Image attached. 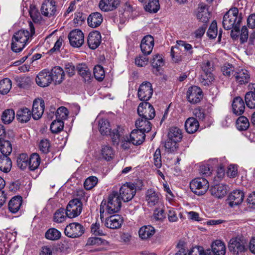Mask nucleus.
Wrapping results in <instances>:
<instances>
[{"label":"nucleus","mask_w":255,"mask_h":255,"mask_svg":"<svg viewBox=\"0 0 255 255\" xmlns=\"http://www.w3.org/2000/svg\"><path fill=\"white\" fill-rule=\"evenodd\" d=\"M206 251L202 247L196 246L193 248L189 252L188 255H205Z\"/></svg>","instance_id":"64"},{"label":"nucleus","mask_w":255,"mask_h":255,"mask_svg":"<svg viewBox=\"0 0 255 255\" xmlns=\"http://www.w3.org/2000/svg\"><path fill=\"white\" fill-rule=\"evenodd\" d=\"M145 136V133L135 129L131 132L129 138L132 144L140 145L144 140Z\"/></svg>","instance_id":"33"},{"label":"nucleus","mask_w":255,"mask_h":255,"mask_svg":"<svg viewBox=\"0 0 255 255\" xmlns=\"http://www.w3.org/2000/svg\"><path fill=\"white\" fill-rule=\"evenodd\" d=\"M17 165L21 170H24L28 167V156L26 153H21L17 158Z\"/></svg>","instance_id":"46"},{"label":"nucleus","mask_w":255,"mask_h":255,"mask_svg":"<svg viewBox=\"0 0 255 255\" xmlns=\"http://www.w3.org/2000/svg\"><path fill=\"white\" fill-rule=\"evenodd\" d=\"M201 68V83L205 86L209 85L214 80L212 73L213 69V65L210 61H205L202 63Z\"/></svg>","instance_id":"7"},{"label":"nucleus","mask_w":255,"mask_h":255,"mask_svg":"<svg viewBox=\"0 0 255 255\" xmlns=\"http://www.w3.org/2000/svg\"><path fill=\"white\" fill-rule=\"evenodd\" d=\"M177 142H178L168 138L164 144L166 151L168 152H173L175 151L178 147Z\"/></svg>","instance_id":"54"},{"label":"nucleus","mask_w":255,"mask_h":255,"mask_svg":"<svg viewBox=\"0 0 255 255\" xmlns=\"http://www.w3.org/2000/svg\"><path fill=\"white\" fill-rule=\"evenodd\" d=\"M187 98L191 104H197L203 98L202 90L197 86H192L188 89L187 92Z\"/></svg>","instance_id":"14"},{"label":"nucleus","mask_w":255,"mask_h":255,"mask_svg":"<svg viewBox=\"0 0 255 255\" xmlns=\"http://www.w3.org/2000/svg\"><path fill=\"white\" fill-rule=\"evenodd\" d=\"M145 198L147 205L153 207L159 202L160 194L154 189L150 188L146 191Z\"/></svg>","instance_id":"18"},{"label":"nucleus","mask_w":255,"mask_h":255,"mask_svg":"<svg viewBox=\"0 0 255 255\" xmlns=\"http://www.w3.org/2000/svg\"><path fill=\"white\" fill-rule=\"evenodd\" d=\"M66 210L64 208H60L58 209L55 213L53 217V221L55 222L60 223L64 222L67 217Z\"/></svg>","instance_id":"49"},{"label":"nucleus","mask_w":255,"mask_h":255,"mask_svg":"<svg viewBox=\"0 0 255 255\" xmlns=\"http://www.w3.org/2000/svg\"><path fill=\"white\" fill-rule=\"evenodd\" d=\"M154 44V39L151 35H146L143 38L140 43V48L144 55H149L151 53Z\"/></svg>","instance_id":"20"},{"label":"nucleus","mask_w":255,"mask_h":255,"mask_svg":"<svg viewBox=\"0 0 255 255\" xmlns=\"http://www.w3.org/2000/svg\"><path fill=\"white\" fill-rule=\"evenodd\" d=\"M105 242L106 241L102 240L101 238L91 237L88 239L86 245L88 246H99L104 244Z\"/></svg>","instance_id":"63"},{"label":"nucleus","mask_w":255,"mask_h":255,"mask_svg":"<svg viewBox=\"0 0 255 255\" xmlns=\"http://www.w3.org/2000/svg\"><path fill=\"white\" fill-rule=\"evenodd\" d=\"M15 117V113L12 109H6L4 110L1 115V120L5 124L11 123Z\"/></svg>","instance_id":"42"},{"label":"nucleus","mask_w":255,"mask_h":255,"mask_svg":"<svg viewBox=\"0 0 255 255\" xmlns=\"http://www.w3.org/2000/svg\"><path fill=\"white\" fill-rule=\"evenodd\" d=\"M99 129L102 134L110 135L114 144L118 145L119 143L120 138L123 133L124 129L122 127L117 126L111 131L109 122L106 119H102L99 122Z\"/></svg>","instance_id":"4"},{"label":"nucleus","mask_w":255,"mask_h":255,"mask_svg":"<svg viewBox=\"0 0 255 255\" xmlns=\"http://www.w3.org/2000/svg\"><path fill=\"white\" fill-rule=\"evenodd\" d=\"M153 162L157 168H160L162 165L161 151L159 148H157L154 154Z\"/></svg>","instance_id":"62"},{"label":"nucleus","mask_w":255,"mask_h":255,"mask_svg":"<svg viewBox=\"0 0 255 255\" xmlns=\"http://www.w3.org/2000/svg\"><path fill=\"white\" fill-rule=\"evenodd\" d=\"M211 195L219 199L223 198L227 192V186L225 184H216L212 186L210 189Z\"/></svg>","instance_id":"27"},{"label":"nucleus","mask_w":255,"mask_h":255,"mask_svg":"<svg viewBox=\"0 0 255 255\" xmlns=\"http://www.w3.org/2000/svg\"><path fill=\"white\" fill-rule=\"evenodd\" d=\"M190 187L192 192L201 196L207 192L209 188V184L205 178H196L191 181Z\"/></svg>","instance_id":"5"},{"label":"nucleus","mask_w":255,"mask_h":255,"mask_svg":"<svg viewBox=\"0 0 255 255\" xmlns=\"http://www.w3.org/2000/svg\"><path fill=\"white\" fill-rule=\"evenodd\" d=\"M29 13L31 18L34 22H39L41 20V15L35 6H30Z\"/></svg>","instance_id":"55"},{"label":"nucleus","mask_w":255,"mask_h":255,"mask_svg":"<svg viewBox=\"0 0 255 255\" xmlns=\"http://www.w3.org/2000/svg\"><path fill=\"white\" fill-rule=\"evenodd\" d=\"M136 188L134 184L126 183L123 185L120 189V198L124 202L131 200L135 196Z\"/></svg>","instance_id":"9"},{"label":"nucleus","mask_w":255,"mask_h":255,"mask_svg":"<svg viewBox=\"0 0 255 255\" xmlns=\"http://www.w3.org/2000/svg\"><path fill=\"white\" fill-rule=\"evenodd\" d=\"M82 210V203L78 199H74L69 201L66 209V214L69 218L78 216Z\"/></svg>","instance_id":"8"},{"label":"nucleus","mask_w":255,"mask_h":255,"mask_svg":"<svg viewBox=\"0 0 255 255\" xmlns=\"http://www.w3.org/2000/svg\"><path fill=\"white\" fill-rule=\"evenodd\" d=\"M40 158L39 155L36 153H32L28 157V167L30 170L34 171L39 166Z\"/></svg>","instance_id":"40"},{"label":"nucleus","mask_w":255,"mask_h":255,"mask_svg":"<svg viewBox=\"0 0 255 255\" xmlns=\"http://www.w3.org/2000/svg\"><path fill=\"white\" fill-rule=\"evenodd\" d=\"M45 237L49 240H57L61 237V233L55 228H50L45 233Z\"/></svg>","instance_id":"48"},{"label":"nucleus","mask_w":255,"mask_h":255,"mask_svg":"<svg viewBox=\"0 0 255 255\" xmlns=\"http://www.w3.org/2000/svg\"><path fill=\"white\" fill-rule=\"evenodd\" d=\"M198 121L194 118H188L185 123V127L187 132L189 133L195 132L199 128Z\"/></svg>","instance_id":"36"},{"label":"nucleus","mask_w":255,"mask_h":255,"mask_svg":"<svg viewBox=\"0 0 255 255\" xmlns=\"http://www.w3.org/2000/svg\"><path fill=\"white\" fill-rule=\"evenodd\" d=\"M245 102L249 108H255V93L252 91L247 93L245 95Z\"/></svg>","instance_id":"50"},{"label":"nucleus","mask_w":255,"mask_h":255,"mask_svg":"<svg viewBox=\"0 0 255 255\" xmlns=\"http://www.w3.org/2000/svg\"><path fill=\"white\" fill-rule=\"evenodd\" d=\"M120 4V0H101L99 7L103 11H109L116 9Z\"/></svg>","instance_id":"25"},{"label":"nucleus","mask_w":255,"mask_h":255,"mask_svg":"<svg viewBox=\"0 0 255 255\" xmlns=\"http://www.w3.org/2000/svg\"><path fill=\"white\" fill-rule=\"evenodd\" d=\"M236 126L240 130H246L249 128L250 123L246 117L241 116L237 120Z\"/></svg>","instance_id":"47"},{"label":"nucleus","mask_w":255,"mask_h":255,"mask_svg":"<svg viewBox=\"0 0 255 255\" xmlns=\"http://www.w3.org/2000/svg\"><path fill=\"white\" fill-rule=\"evenodd\" d=\"M197 17L202 22L206 23L208 21L210 18V13L209 11L207 5L203 3L198 5Z\"/></svg>","instance_id":"23"},{"label":"nucleus","mask_w":255,"mask_h":255,"mask_svg":"<svg viewBox=\"0 0 255 255\" xmlns=\"http://www.w3.org/2000/svg\"><path fill=\"white\" fill-rule=\"evenodd\" d=\"M70 45L73 47H80L84 43V34L79 29H74L68 34Z\"/></svg>","instance_id":"13"},{"label":"nucleus","mask_w":255,"mask_h":255,"mask_svg":"<svg viewBox=\"0 0 255 255\" xmlns=\"http://www.w3.org/2000/svg\"><path fill=\"white\" fill-rule=\"evenodd\" d=\"M64 127V123L62 121L57 119L51 123L50 130L53 133H57L61 131Z\"/></svg>","instance_id":"51"},{"label":"nucleus","mask_w":255,"mask_h":255,"mask_svg":"<svg viewBox=\"0 0 255 255\" xmlns=\"http://www.w3.org/2000/svg\"><path fill=\"white\" fill-rule=\"evenodd\" d=\"M217 34V23L216 21H213L207 31V35L210 38L214 39L216 37Z\"/></svg>","instance_id":"57"},{"label":"nucleus","mask_w":255,"mask_h":255,"mask_svg":"<svg viewBox=\"0 0 255 255\" xmlns=\"http://www.w3.org/2000/svg\"><path fill=\"white\" fill-rule=\"evenodd\" d=\"M137 113L140 118L151 120L154 118L155 112L152 106L148 102H141L137 108Z\"/></svg>","instance_id":"11"},{"label":"nucleus","mask_w":255,"mask_h":255,"mask_svg":"<svg viewBox=\"0 0 255 255\" xmlns=\"http://www.w3.org/2000/svg\"><path fill=\"white\" fill-rule=\"evenodd\" d=\"M152 94V86L149 82L145 81L140 85L137 95L140 101H148L151 98Z\"/></svg>","instance_id":"12"},{"label":"nucleus","mask_w":255,"mask_h":255,"mask_svg":"<svg viewBox=\"0 0 255 255\" xmlns=\"http://www.w3.org/2000/svg\"><path fill=\"white\" fill-rule=\"evenodd\" d=\"M244 198V193L242 190H235L232 191L228 196V200L230 207L241 204Z\"/></svg>","instance_id":"19"},{"label":"nucleus","mask_w":255,"mask_h":255,"mask_svg":"<svg viewBox=\"0 0 255 255\" xmlns=\"http://www.w3.org/2000/svg\"><path fill=\"white\" fill-rule=\"evenodd\" d=\"M212 252L215 255H225L226 246L221 240L215 241L212 245Z\"/></svg>","instance_id":"35"},{"label":"nucleus","mask_w":255,"mask_h":255,"mask_svg":"<svg viewBox=\"0 0 255 255\" xmlns=\"http://www.w3.org/2000/svg\"><path fill=\"white\" fill-rule=\"evenodd\" d=\"M101 153L103 158L110 161L114 157L115 151L109 145H104L102 146Z\"/></svg>","instance_id":"38"},{"label":"nucleus","mask_w":255,"mask_h":255,"mask_svg":"<svg viewBox=\"0 0 255 255\" xmlns=\"http://www.w3.org/2000/svg\"><path fill=\"white\" fill-rule=\"evenodd\" d=\"M68 115V110L64 107H61L59 108L56 113V118L61 121L66 119Z\"/></svg>","instance_id":"59"},{"label":"nucleus","mask_w":255,"mask_h":255,"mask_svg":"<svg viewBox=\"0 0 255 255\" xmlns=\"http://www.w3.org/2000/svg\"><path fill=\"white\" fill-rule=\"evenodd\" d=\"M50 146L49 141L47 139L41 140L39 144V149L43 153H47L49 152Z\"/></svg>","instance_id":"61"},{"label":"nucleus","mask_w":255,"mask_h":255,"mask_svg":"<svg viewBox=\"0 0 255 255\" xmlns=\"http://www.w3.org/2000/svg\"><path fill=\"white\" fill-rule=\"evenodd\" d=\"M145 11L150 13H156L160 8L158 0H149L148 3L144 6Z\"/></svg>","instance_id":"43"},{"label":"nucleus","mask_w":255,"mask_h":255,"mask_svg":"<svg viewBox=\"0 0 255 255\" xmlns=\"http://www.w3.org/2000/svg\"><path fill=\"white\" fill-rule=\"evenodd\" d=\"M155 233L154 228L150 225L143 226L138 231L139 237L143 240L151 238Z\"/></svg>","instance_id":"29"},{"label":"nucleus","mask_w":255,"mask_h":255,"mask_svg":"<svg viewBox=\"0 0 255 255\" xmlns=\"http://www.w3.org/2000/svg\"><path fill=\"white\" fill-rule=\"evenodd\" d=\"M52 81L55 84H60L64 80L65 73L62 68L59 66L53 67L50 72Z\"/></svg>","instance_id":"26"},{"label":"nucleus","mask_w":255,"mask_h":255,"mask_svg":"<svg viewBox=\"0 0 255 255\" xmlns=\"http://www.w3.org/2000/svg\"><path fill=\"white\" fill-rule=\"evenodd\" d=\"M57 6L55 1L53 0H45L41 6V13L47 17H50L55 14Z\"/></svg>","instance_id":"16"},{"label":"nucleus","mask_w":255,"mask_h":255,"mask_svg":"<svg viewBox=\"0 0 255 255\" xmlns=\"http://www.w3.org/2000/svg\"><path fill=\"white\" fill-rule=\"evenodd\" d=\"M76 69L85 82H89L91 80V74L86 64H78L76 67Z\"/></svg>","instance_id":"37"},{"label":"nucleus","mask_w":255,"mask_h":255,"mask_svg":"<svg viewBox=\"0 0 255 255\" xmlns=\"http://www.w3.org/2000/svg\"><path fill=\"white\" fill-rule=\"evenodd\" d=\"M12 162L9 157L5 155H0V170L8 172L11 168Z\"/></svg>","instance_id":"39"},{"label":"nucleus","mask_w":255,"mask_h":255,"mask_svg":"<svg viewBox=\"0 0 255 255\" xmlns=\"http://www.w3.org/2000/svg\"><path fill=\"white\" fill-rule=\"evenodd\" d=\"M234 80L239 85H245L251 80L250 72L246 69L241 68L236 70Z\"/></svg>","instance_id":"15"},{"label":"nucleus","mask_w":255,"mask_h":255,"mask_svg":"<svg viewBox=\"0 0 255 255\" xmlns=\"http://www.w3.org/2000/svg\"><path fill=\"white\" fill-rule=\"evenodd\" d=\"M30 32L27 30H20L14 33L12 38L11 49L15 52L21 51L25 47L30 37L35 34V29L32 22H29Z\"/></svg>","instance_id":"1"},{"label":"nucleus","mask_w":255,"mask_h":255,"mask_svg":"<svg viewBox=\"0 0 255 255\" xmlns=\"http://www.w3.org/2000/svg\"><path fill=\"white\" fill-rule=\"evenodd\" d=\"M91 232L93 235L96 236H103L105 235L102 229H101L100 223L97 222L91 225Z\"/></svg>","instance_id":"60"},{"label":"nucleus","mask_w":255,"mask_h":255,"mask_svg":"<svg viewBox=\"0 0 255 255\" xmlns=\"http://www.w3.org/2000/svg\"><path fill=\"white\" fill-rule=\"evenodd\" d=\"M101 42V35L99 32L95 31L89 34L87 43L90 48L96 49L100 44Z\"/></svg>","instance_id":"24"},{"label":"nucleus","mask_w":255,"mask_h":255,"mask_svg":"<svg viewBox=\"0 0 255 255\" xmlns=\"http://www.w3.org/2000/svg\"><path fill=\"white\" fill-rule=\"evenodd\" d=\"M123 223V218L119 215H115L107 218L105 224L108 228L117 229L121 227Z\"/></svg>","instance_id":"22"},{"label":"nucleus","mask_w":255,"mask_h":255,"mask_svg":"<svg viewBox=\"0 0 255 255\" xmlns=\"http://www.w3.org/2000/svg\"><path fill=\"white\" fill-rule=\"evenodd\" d=\"M222 71L224 75L227 76L231 79L234 78V73H235L236 70H235V68L231 64H225L222 68Z\"/></svg>","instance_id":"52"},{"label":"nucleus","mask_w":255,"mask_h":255,"mask_svg":"<svg viewBox=\"0 0 255 255\" xmlns=\"http://www.w3.org/2000/svg\"><path fill=\"white\" fill-rule=\"evenodd\" d=\"M232 108L233 113L235 115L237 116L242 115L245 109V105L243 100L240 97L235 98L232 103Z\"/></svg>","instance_id":"28"},{"label":"nucleus","mask_w":255,"mask_h":255,"mask_svg":"<svg viewBox=\"0 0 255 255\" xmlns=\"http://www.w3.org/2000/svg\"><path fill=\"white\" fill-rule=\"evenodd\" d=\"M228 248L229 251L234 255H239L247 250L246 242L240 238H232L230 240Z\"/></svg>","instance_id":"10"},{"label":"nucleus","mask_w":255,"mask_h":255,"mask_svg":"<svg viewBox=\"0 0 255 255\" xmlns=\"http://www.w3.org/2000/svg\"><path fill=\"white\" fill-rule=\"evenodd\" d=\"M0 151L1 155L8 156L11 153L12 145L10 142L7 140H2L0 141Z\"/></svg>","instance_id":"41"},{"label":"nucleus","mask_w":255,"mask_h":255,"mask_svg":"<svg viewBox=\"0 0 255 255\" xmlns=\"http://www.w3.org/2000/svg\"><path fill=\"white\" fill-rule=\"evenodd\" d=\"M22 199L21 196H15L9 201L8 208L9 211L12 213H16L20 209L22 204Z\"/></svg>","instance_id":"34"},{"label":"nucleus","mask_w":255,"mask_h":255,"mask_svg":"<svg viewBox=\"0 0 255 255\" xmlns=\"http://www.w3.org/2000/svg\"><path fill=\"white\" fill-rule=\"evenodd\" d=\"M35 81L40 87L48 86L52 81L50 72L45 70L41 71L36 77Z\"/></svg>","instance_id":"21"},{"label":"nucleus","mask_w":255,"mask_h":255,"mask_svg":"<svg viewBox=\"0 0 255 255\" xmlns=\"http://www.w3.org/2000/svg\"><path fill=\"white\" fill-rule=\"evenodd\" d=\"M44 101L42 99H37L33 101L31 112L32 118L34 120H38L42 117L44 113Z\"/></svg>","instance_id":"17"},{"label":"nucleus","mask_w":255,"mask_h":255,"mask_svg":"<svg viewBox=\"0 0 255 255\" xmlns=\"http://www.w3.org/2000/svg\"><path fill=\"white\" fill-rule=\"evenodd\" d=\"M149 120L142 118L137 120L135 123L136 129L144 133L149 132L151 129V124Z\"/></svg>","instance_id":"31"},{"label":"nucleus","mask_w":255,"mask_h":255,"mask_svg":"<svg viewBox=\"0 0 255 255\" xmlns=\"http://www.w3.org/2000/svg\"><path fill=\"white\" fill-rule=\"evenodd\" d=\"M12 82L8 78H4L0 81V93L7 94L11 88Z\"/></svg>","instance_id":"44"},{"label":"nucleus","mask_w":255,"mask_h":255,"mask_svg":"<svg viewBox=\"0 0 255 255\" xmlns=\"http://www.w3.org/2000/svg\"><path fill=\"white\" fill-rule=\"evenodd\" d=\"M31 112L27 108H22L16 112V117L17 121L21 123L28 122L31 117Z\"/></svg>","instance_id":"30"},{"label":"nucleus","mask_w":255,"mask_h":255,"mask_svg":"<svg viewBox=\"0 0 255 255\" xmlns=\"http://www.w3.org/2000/svg\"><path fill=\"white\" fill-rule=\"evenodd\" d=\"M151 65L154 68L158 71V68L164 65V61L162 57L158 54L154 56L151 60Z\"/></svg>","instance_id":"58"},{"label":"nucleus","mask_w":255,"mask_h":255,"mask_svg":"<svg viewBox=\"0 0 255 255\" xmlns=\"http://www.w3.org/2000/svg\"><path fill=\"white\" fill-rule=\"evenodd\" d=\"M93 72L95 78L99 81H102L105 78V71L101 65L95 66Z\"/></svg>","instance_id":"53"},{"label":"nucleus","mask_w":255,"mask_h":255,"mask_svg":"<svg viewBox=\"0 0 255 255\" xmlns=\"http://www.w3.org/2000/svg\"><path fill=\"white\" fill-rule=\"evenodd\" d=\"M242 20L241 13H239L237 7L230 9L224 15L223 20V26L226 30H230L234 28L237 31L239 26Z\"/></svg>","instance_id":"3"},{"label":"nucleus","mask_w":255,"mask_h":255,"mask_svg":"<svg viewBox=\"0 0 255 255\" xmlns=\"http://www.w3.org/2000/svg\"><path fill=\"white\" fill-rule=\"evenodd\" d=\"M85 232V228L81 224L73 222L69 224L65 228V235L71 238H77L81 237Z\"/></svg>","instance_id":"6"},{"label":"nucleus","mask_w":255,"mask_h":255,"mask_svg":"<svg viewBox=\"0 0 255 255\" xmlns=\"http://www.w3.org/2000/svg\"><path fill=\"white\" fill-rule=\"evenodd\" d=\"M182 137V131L177 127H172L168 133V138L177 142L180 141Z\"/></svg>","instance_id":"45"},{"label":"nucleus","mask_w":255,"mask_h":255,"mask_svg":"<svg viewBox=\"0 0 255 255\" xmlns=\"http://www.w3.org/2000/svg\"><path fill=\"white\" fill-rule=\"evenodd\" d=\"M102 14L98 12L91 13L88 17V25L93 28L97 27L101 25L103 21Z\"/></svg>","instance_id":"32"},{"label":"nucleus","mask_w":255,"mask_h":255,"mask_svg":"<svg viewBox=\"0 0 255 255\" xmlns=\"http://www.w3.org/2000/svg\"><path fill=\"white\" fill-rule=\"evenodd\" d=\"M98 182V179L95 176H90L87 178L84 183L86 190H90L94 187Z\"/></svg>","instance_id":"56"},{"label":"nucleus","mask_w":255,"mask_h":255,"mask_svg":"<svg viewBox=\"0 0 255 255\" xmlns=\"http://www.w3.org/2000/svg\"><path fill=\"white\" fill-rule=\"evenodd\" d=\"M121 200L117 192L113 191L108 196V201H103L100 205L101 218H103L105 212L113 214L119 212L121 208Z\"/></svg>","instance_id":"2"}]
</instances>
